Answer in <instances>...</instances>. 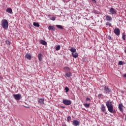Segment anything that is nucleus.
Listing matches in <instances>:
<instances>
[{
  "mask_svg": "<svg viewBox=\"0 0 126 126\" xmlns=\"http://www.w3.org/2000/svg\"><path fill=\"white\" fill-rule=\"evenodd\" d=\"M122 39L124 40H126V34H125V33L122 34Z\"/></svg>",
  "mask_w": 126,
  "mask_h": 126,
  "instance_id": "c85d7f7f",
  "label": "nucleus"
},
{
  "mask_svg": "<svg viewBox=\"0 0 126 126\" xmlns=\"http://www.w3.org/2000/svg\"><path fill=\"white\" fill-rule=\"evenodd\" d=\"M56 17L55 16H53L51 17V20H52V21H55L56 20Z\"/></svg>",
  "mask_w": 126,
  "mask_h": 126,
  "instance_id": "cd10ccee",
  "label": "nucleus"
},
{
  "mask_svg": "<svg viewBox=\"0 0 126 126\" xmlns=\"http://www.w3.org/2000/svg\"><path fill=\"white\" fill-rule=\"evenodd\" d=\"M115 34H116L117 36H120V32H115Z\"/></svg>",
  "mask_w": 126,
  "mask_h": 126,
  "instance_id": "f704fd0d",
  "label": "nucleus"
},
{
  "mask_svg": "<svg viewBox=\"0 0 126 126\" xmlns=\"http://www.w3.org/2000/svg\"><path fill=\"white\" fill-rule=\"evenodd\" d=\"M109 12L111 15H116L117 14V12L114 8L111 7L109 9Z\"/></svg>",
  "mask_w": 126,
  "mask_h": 126,
  "instance_id": "20e7f679",
  "label": "nucleus"
},
{
  "mask_svg": "<svg viewBox=\"0 0 126 126\" xmlns=\"http://www.w3.org/2000/svg\"><path fill=\"white\" fill-rule=\"evenodd\" d=\"M72 56L73 58H74L75 59H76V58L78 57V53L76 52H74V53H72Z\"/></svg>",
  "mask_w": 126,
  "mask_h": 126,
  "instance_id": "9b49d317",
  "label": "nucleus"
},
{
  "mask_svg": "<svg viewBox=\"0 0 126 126\" xmlns=\"http://www.w3.org/2000/svg\"><path fill=\"white\" fill-rule=\"evenodd\" d=\"M119 110L121 111V112H123V104L121 103L119 104Z\"/></svg>",
  "mask_w": 126,
  "mask_h": 126,
  "instance_id": "f3484780",
  "label": "nucleus"
},
{
  "mask_svg": "<svg viewBox=\"0 0 126 126\" xmlns=\"http://www.w3.org/2000/svg\"><path fill=\"white\" fill-rule=\"evenodd\" d=\"M65 92H68L69 91V89L67 87L65 88Z\"/></svg>",
  "mask_w": 126,
  "mask_h": 126,
  "instance_id": "2f4dec72",
  "label": "nucleus"
},
{
  "mask_svg": "<svg viewBox=\"0 0 126 126\" xmlns=\"http://www.w3.org/2000/svg\"><path fill=\"white\" fill-rule=\"evenodd\" d=\"M92 1H93V2H94V3H96V0H91Z\"/></svg>",
  "mask_w": 126,
  "mask_h": 126,
  "instance_id": "4c0bfd02",
  "label": "nucleus"
},
{
  "mask_svg": "<svg viewBox=\"0 0 126 126\" xmlns=\"http://www.w3.org/2000/svg\"><path fill=\"white\" fill-rule=\"evenodd\" d=\"M48 30H51V31H55V27H54L53 26H49Z\"/></svg>",
  "mask_w": 126,
  "mask_h": 126,
  "instance_id": "4468645a",
  "label": "nucleus"
},
{
  "mask_svg": "<svg viewBox=\"0 0 126 126\" xmlns=\"http://www.w3.org/2000/svg\"><path fill=\"white\" fill-rule=\"evenodd\" d=\"M62 126H67L66 125H63Z\"/></svg>",
  "mask_w": 126,
  "mask_h": 126,
  "instance_id": "ea45409f",
  "label": "nucleus"
},
{
  "mask_svg": "<svg viewBox=\"0 0 126 126\" xmlns=\"http://www.w3.org/2000/svg\"><path fill=\"white\" fill-rule=\"evenodd\" d=\"M84 106L85 108H89L90 107V103H85L84 104Z\"/></svg>",
  "mask_w": 126,
  "mask_h": 126,
  "instance_id": "412c9836",
  "label": "nucleus"
},
{
  "mask_svg": "<svg viewBox=\"0 0 126 126\" xmlns=\"http://www.w3.org/2000/svg\"><path fill=\"white\" fill-rule=\"evenodd\" d=\"M125 121H126V117H125Z\"/></svg>",
  "mask_w": 126,
  "mask_h": 126,
  "instance_id": "a19ab883",
  "label": "nucleus"
},
{
  "mask_svg": "<svg viewBox=\"0 0 126 126\" xmlns=\"http://www.w3.org/2000/svg\"><path fill=\"white\" fill-rule=\"evenodd\" d=\"M6 11V12H8V13H12V9L10 8H7Z\"/></svg>",
  "mask_w": 126,
  "mask_h": 126,
  "instance_id": "dca6fc26",
  "label": "nucleus"
},
{
  "mask_svg": "<svg viewBox=\"0 0 126 126\" xmlns=\"http://www.w3.org/2000/svg\"><path fill=\"white\" fill-rule=\"evenodd\" d=\"M56 51H60V50H61V46L60 45L57 46L56 48Z\"/></svg>",
  "mask_w": 126,
  "mask_h": 126,
  "instance_id": "a878e982",
  "label": "nucleus"
},
{
  "mask_svg": "<svg viewBox=\"0 0 126 126\" xmlns=\"http://www.w3.org/2000/svg\"><path fill=\"white\" fill-rule=\"evenodd\" d=\"M80 124V122H79L77 120H74L73 121V126H79Z\"/></svg>",
  "mask_w": 126,
  "mask_h": 126,
  "instance_id": "6e6552de",
  "label": "nucleus"
},
{
  "mask_svg": "<svg viewBox=\"0 0 126 126\" xmlns=\"http://www.w3.org/2000/svg\"><path fill=\"white\" fill-rule=\"evenodd\" d=\"M114 32H120V29L119 28L115 29Z\"/></svg>",
  "mask_w": 126,
  "mask_h": 126,
  "instance_id": "bb28decb",
  "label": "nucleus"
},
{
  "mask_svg": "<svg viewBox=\"0 0 126 126\" xmlns=\"http://www.w3.org/2000/svg\"><path fill=\"white\" fill-rule=\"evenodd\" d=\"M5 43H6V44L7 45H8V46H10V41L9 40H7V39L6 40Z\"/></svg>",
  "mask_w": 126,
  "mask_h": 126,
  "instance_id": "393cba45",
  "label": "nucleus"
},
{
  "mask_svg": "<svg viewBox=\"0 0 126 126\" xmlns=\"http://www.w3.org/2000/svg\"><path fill=\"white\" fill-rule=\"evenodd\" d=\"M108 39V40H112V37H111V36L109 35Z\"/></svg>",
  "mask_w": 126,
  "mask_h": 126,
  "instance_id": "c9c22d12",
  "label": "nucleus"
},
{
  "mask_svg": "<svg viewBox=\"0 0 126 126\" xmlns=\"http://www.w3.org/2000/svg\"><path fill=\"white\" fill-rule=\"evenodd\" d=\"M101 110L103 112H105V111H106V107H105V105L104 104L101 105Z\"/></svg>",
  "mask_w": 126,
  "mask_h": 126,
  "instance_id": "2eb2a0df",
  "label": "nucleus"
},
{
  "mask_svg": "<svg viewBox=\"0 0 126 126\" xmlns=\"http://www.w3.org/2000/svg\"><path fill=\"white\" fill-rule=\"evenodd\" d=\"M25 58L27 59L28 60H31V54L29 53H27L25 55Z\"/></svg>",
  "mask_w": 126,
  "mask_h": 126,
  "instance_id": "9d476101",
  "label": "nucleus"
},
{
  "mask_svg": "<svg viewBox=\"0 0 126 126\" xmlns=\"http://www.w3.org/2000/svg\"><path fill=\"white\" fill-rule=\"evenodd\" d=\"M1 26L4 30H7V29H8V22H7V20L5 19L2 20Z\"/></svg>",
  "mask_w": 126,
  "mask_h": 126,
  "instance_id": "f03ea898",
  "label": "nucleus"
},
{
  "mask_svg": "<svg viewBox=\"0 0 126 126\" xmlns=\"http://www.w3.org/2000/svg\"><path fill=\"white\" fill-rule=\"evenodd\" d=\"M65 75L67 77H70V76H72V74H71V72H66L65 74Z\"/></svg>",
  "mask_w": 126,
  "mask_h": 126,
  "instance_id": "f8f14e48",
  "label": "nucleus"
},
{
  "mask_svg": "<svg viewBox=\"0 0 126 126\" xmlns=\"http://www.w3.org/2000/svg\"><path fill=\"white\" fill-rule=\"evenodd\" d=\"M106 19L107 21H112V17L109 15L106 16Z\"/></svg>",
  "mask_w": 126,
  "mask_h": 126,
  "instance_id": "ddd939ff",
  "label": "nucleus"
},
{
  "mask_svg": "<svg viewBox=\"0 0 126 126\" xmlns=\"http://www.w3.org/2000/svg\"><path fill=\"white\" fill-rule=\"evenodd\" d=\"M106 25H107V26H109V27L112 26V24L109 22H106Z\"/></svg>",
  "mask_w": 126,
  "mask_h": 126,
  "instance_id": "c756f323",
  "label": "nucleus"
},
{
  "mask_svg": "<svg viewBox=\"0 0 126 126\" xmlns=\"http://www.w3.org/2000/svg\"><path fill=\"white\" fill-rule=\"evenodd\" d=\"M38 59L40 62H42V61H43V55L41 53L38 54Z\"/></svg>",
  "mask_w": 126,
  "mask_h": 126,
  "instance_id": "1a4fd4ad",
  "label": "nucleus"
},
{
  "mask_svg": "<svg viewBox=\"0 0 126 126\" xmlns=\"http://www.w3.org/2000/svg\"><path fill=\"white\" fill-rule=\"evenodd\" d=\"M40 43H41L42 45H44V46H46V45H47V42H46L45 40H40Z\"/></svg>",
  "mask_w": 126,
  "mask_h": 126,
  "instance_id": "6ab92c4d",
  "label": "nucleus"
},
{
  "mask_svg": "<svg viewBox=\"0 0 126 126\" xmlns=\"http://www.w3.org/2000/svg\"><path fill=\"white\" fill-rule=\"evenodd\" d=\"M124 77H126V74L124 75Z\"/></svg>",
  "mask_w": 126,
  "mask_h": 126,
  "instance_id": "58836bf2",
  "label": "nucleus"
},
{
  "mask_svg": "<svg viewBox=\"0 0 126 126\" xmlns=\"http://www.w3.org/2000/svg\"><path fill=\"white\" fill-rule=\"evenodd\" d=\"M37 102L39 105H44V104H45V99L44 97L39 98H38Z\"/></svg>",
  "mask_w": 126,
  "mask_h": 126,
  "instance_id": "39448f33",
  "label": "nucleus"
},
{
  "mask_svg": "<svg viewBox=\"0 0 126 126\" xmlns=\"http://www.w3.org/2000/svg\"><path fill=\"white\" fill-rule=\"evenodd\" d=\"M93 12H94V13H95V14H98V13H99V12H98V11L96 10H94Z\"/></svg>",
  "mask_w": 126,
  "mask_h": 126,
  "instance_id": "7c9ffc66",
  "label": "nucleus"
},
{
  "mask_svg": "<svg viewBox=\"0 0 126 126\" xmlns=\"http://www.w3.org/2000/svg\"><path fill=\"white\" fill-rule=\"evenodd\" d=\"M56 27H57V28H58L59 29H63V28L62 25H57Z\"/></svg>",
  "mask_w": 126,
  "mask_h": 126,
  "instance_id": "4be33fe9",
  "label": "nucleus"
},
{
  "mask_svg": "<svg viewBox=\"0 0 126 126\" xmlns=\"http://www.w3.org/2000/svg\"><path fill=\"white\" fill-rule=\"evenodd\" d=\"M13 97L15 100H20L21 99V95L19 94H13Z\"/></svg>",
  "mask_w": 126,
  "mask_h": 126,
  "instance_id": "0eeeda50",
  "label": "nucleus"
},
{
  "mask_svg": "<svg viewBox=\"0 0 126 126\" xmlns=\"http://www.w3.org/2000/svg\"><path fill=\"white\" fill-rule=\"evenodd\" d=\"M69 51H70V52H71L72 53H74L76 52V49L73 47H71V48L69 49Z\"/></svg>",
  "mask_w": 126,
  "mask_h": 126,
  "instance_id": "a211bd4d",
  "label": "nucleus"
},
{
  "mask_svg": "<svg viewBox=\"0 0 126 126\" xmlns=\"http://www.w3.org/2000/svg\"><path fill=\"white\" fill-rule=\"evenodd\" d=\"M64 69H66V70H70V69L69 68V67H67V66H65L64 67Z\"/></svg>",
  "mask_w": 126,
  "mask_h": 126,
  "instance_id": "473e14b6",
  "label": "nucleus"
},
{
  "mask_svg": "<svg viewBox=\"0 0 126 126\" xmlns=\"http://www.w3.org/2000/svg\"><path fill=\"white\" fill-rule=\"evenodd\" d=\"M97 97H98V99H101V98H103V94H98Z\"/></svg>",
  "mask_w": 126,
  "mask_h": 126,
  "instance_id": "5701e85b",
  "label": "nucleus"
},
{
  "mask_svg": "<svg viewBox=\"0 0 126 126\" xmlns=\"http://www.w3.org/2000/svg\"><path fill=\"white\" fill-rule=\"evenodd\" d=\"M63 103L66 106H69L71 105V101L67 99H63Z\"/></svg>",
  "mask_w": 126,
  "mask_h": 126,
  "instance_id": "423d86ee",
  "label": "nucleus"
},
{
  "mask_svg": "<svg viewBox=\"0 0 126 126\" xmlns=\"http://www.w3.org/2000/svg\"><path fill=\"white\" fill-rule=\"evenodd\" d=\"M63 108H64V107H63Z\"/></svg>",
  "mask_w": 126,
  "mask_h": 126,
  "instance_id": "79ce46f5",
  "label": "nucleus"
},
{
  "mask_svg": "<svg viewBox=\"0 0 126 126\" xmlns=\"http://www.w3.org/2000/svg\"><path fill=\"white\" fill-rule=\"evenodd\" d=\"M33 26H35V27H40V25L39 24V23H36V22H34L33 23Z\"/></svg>",
  "mask_w": 126,
  "mask_h": 126,
  "instance_id": "aec40b11",
  "label": "nucleus"
},
{
  "mask_svg": "<svg viewBox=\"0 0 126 126\" xmlns=\"http://www.w3.org/2000/svg\"><path fill=\"white\" fill-rule=\"evenodd\" d=\"M104 91L105 94H111L112 93V90L106 86L104 87Z\"/></svg>",
  "mask_w": 126,
  "mask_h": 126,
  "instance_id": "7ed1b4c3",
  "label": "nucleus"
},
{
  "mask_svg": "<svg viewBox=\"0 0 126 126\" xmlns=\"http://www.w3.org/2000/svg\"><path fill=\"white\" fill-rule=\"evenodd\" d=\"M123 64H125V63L123 61H119L118 63L119 65H123Z\"/></svg>",
  "mask_w": 126,
  "mask_h": 126,
  "instance_id": "b1692460",
  "label": "nucleus"
},
{
  "mask_svg": "<svg viewBox=\"0 0 126 126\" xmlns=\"http://www.w3.org/2000/svg\"><path fill=\"white\" fill-rule=\"evenodd\" d=\"M106 106L107 107L108 110L110 113L112 114H115L116 111H114V105L113 103H112V101H107L106 102Z\"/></svg>",
  "mask_w": 126,
  "mask_h": 126,
  "instance_id": "f257e3e1",
  "label": "nucleus"
},
{
  "mask_svg": "<svg viewBox=\"0 0 126 126\" xmlns=\"http://www.w3.org/2000/svg\"><path fill=\"white\" fill-rule=\"evenodd\" d=\"M70 120H71V117L70 116H68L67 118V121L69 122V121H70Z\"/></svg>",
  "mask_w": 126,
  "mask_h": 126,
  "instance_id": "72a5a7b5",
  "label": "nucleus"
},
{
  "mask_svg": "<svg viewBox=\"0 0 126 126\" xmlns=\"http://www.w3.org/2000/svg\"><path fill=\"white\" fill-rule=\"evenodd\" d=\"M86 101H90V98H89V97H87L86 98Z\"/></svg>",
  "mask_w": 126,
  "mask_h": 126,
  "instance_id": "e433bc0d",
  "label": "nucleus"
}]
</instances>
